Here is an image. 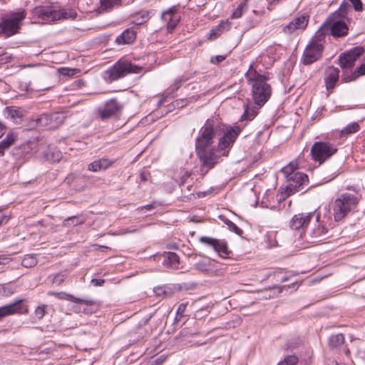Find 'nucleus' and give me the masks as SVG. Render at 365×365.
I'll use <instances>...</instances> for the list:
<instances>
[{"mask_svg":"<svg viewBox=\"0 0 365 365\" xmlns=\"http://www.w3.org/2000/svg\"><path fill=\"white\" fill-rule=\"evenodd\" d=\"M143 68L140 66L133 65L129 61L120 59L111 68L106 71L104 78L107 81L112 82L129 73H138Z\"/></svg>","mask_w":365,"mask_h":365,"instance_id":"7","label":"nucleus"},{"mask_svg":"<svg viewBox=\"0 0 365 365\" xmlns=\"http://www.w3.org/2000/svg\"><path fill=\"white\" fill-rule=\"evenodd\" d=\"M349 1L352 3V4L354 7V9L356 11H361L362 10V3H361V0H349Z\"/></svg>","mask_w":365,"mask_h":365,"instance_id":"46","label":"nucleus"},{"mask_svg":"<svg viewBox=\"0 0 365 365\" xmlns=\"http://www.w3.org/2000/svg\"><path fill=\"white\" fill-rule=\"evenodd\" d=\"M225 222L227 225V228L230 231L234 232L235 233H236L238 235H242V233H243L242 230L240 227H238L234 222H232V221H230L229 220H226Z\"/></svg>","mask_w":365,"mask_h":365,"instance_id":"37","label":"nucleus"},{"mask_svg":"<svg viewBox=\"0 0 365 365\" xmlns=\"http://www.w3.org/2000/svg\"><path fill=\"white\" fill-rule=\"evenodd\" d=\"M186 307H187L186 304H184V303L180 304L177 310V315L182 317L185 312Z\"/></svg>","mask_w":365,"mask_h":365,"instance_id":"47","label":"nucleus"},{"mask_svg":"<svg viewBox=\"0 0 365 365\" xmlns=\"http://www.w3.org/2000/svg\"><path fill=\"white\" fill-rule=\"evenodd\" d=\"M354 75L357 77L365 75V63L361 64L355 70Z\"/></svg>","mask_w":365,"mask_h":365,"instance_id":"45","label":"nucleus"},{"mask_svg":"<svg viewBox=\"0 0 365 365\" xmlns=\"http://www.w3.org/2000/svg\"><path fill=\"white\" fill-rule=\"evenodd\" d=\"M50 115V128H56L61 125L65 118L66 115L62 112H55Z\"/></svg>","mask_w":365,"mask_h":365,"instance_id":"25","label":"nucleus"},{"mask_svg":"<svg viewBox=\"0 0 365 365\" xmlns=\"http://www.w3.org/2000/svg\"><path fill=\"white\" fill-rule=\"evenodd\" d=\"M200 240L201 242L211 246L220 255L223 257L228 255V248L227 243L225 241L209 237H202Z\"/></svg>","mask_w":365,"mask_h":365,"instance_id":"16","label":"nucleus"},{"mask_svg":"<svg viewBox=\"0 0 365 365\" xmlns=\"http://www.w3.org/2000/svg\"><path fill=\"white\" fill-rule=\"evenodd\" d=\"M143 208L145 209L146 210H152L153 208V205H151V204L150 205H145L144 207H142V209H143Z\"/></svg>","mask_w":365,"mask_h":365,"instance_id":"54","label":"nucleus"},{"mask_svg":"<svg viewBox=\"0 0 365 365\" xmlns=\"http://www.w3.org/2000/svg\"><path fill=\"white\" fill-rule=\"evenodd\" d=\"M39 66V64H36V65H34V64H24V65H21L20 67L21 68H30V67H34V66Z\"/></svg>","mask_w":365,"mask_h":365,"instance_id":"53","label":"nucleus"},{"mask_svg":"<svg viewBox=\"0 0 365 365\" xmlns=\"http://www.w3.org/2000/svg\"><path fill=\"white\" fill-rule=\"evenodd\" d=\"M66 279L64 274L58 273L53 277V283L57 285L61 284Z\"/></svg>","mask_w":365,"mask_h":365,"instance_id":"43","label":"nucleus"},{"mask_svg":"<svg viewBox=\"0 0 365 365\" xmlns=\"http://www.w3.org/2000/svg\"><path fill=\"white\" fill-rule=\"evenodd\" d=\"M241 132L239 126L226 128L217 119H208L200 130V135L196 140L195 148L210 147L216 135L223 133L218 143V148L224 150L230 147Z\"/></svg>","mask_w":365,"mask_h":365,"instance_id":"1","label":"nucleus"},{"mask_svg":"<svg viewBox=\"0 0 365 365\" xmlns=\"http://www.w3.org/2000/svg\"><path fill=\"white\" fill-rule=\"evenodd\" d=\"M298 361V358L296 356L290 355L286 356L284 360L279 361L277 365H297Z\"/></svg>","mask_w":365,"mask_h":365,"instance_id":"36","label":"nucleus"},{"mask_svg":"<svg viewBox=\"0 0 365 365\" xmlns=\"http://www.w3.org/2000/svg\"><path fill=\"white\" fill-rule=\"evenodd\" d=\"M26 17L25 11L20 9L12 14L11 17L2 21L0 24V32L6 37L11 36L18 32L19 22Z\"/></svg>","mask_w":365,"mask_h":365,"instance_id":"10","label":"nucleus"},{"mask_svg":"<svg viewBox=\"0 0 365 365\" xmlns=\"http://www.w3.org/2000/svg\"><path fill=\"white\" fill-rule=\"evenodd\" d=\"M225 56H222V55H218L215 57H212L210 61L212 63L217 64V63L222 62L223 60H225Z\"/></svg>","mask_w":365,"mask_h":365,"instance_id":"48","label":"nucleus"},{"mask_svg":"<svg viewBox=\"0 0 365 365\" xmlns=\"http://www.w3.org/2000/svg\"><path fill=\"white\" fill-rule=\"evenodd\" d=\"M337 151L335 145L329 142H316L311 148V155L314 161L320 164L329 159Z\"/></svg>","mask_w":365,"mask_h":365,"instance_id":"8","label":"nucleus"},{"mask_svg":"<svg viewBox=\"0 0 365 365\" xmlns=\"http://www.w3.org/2000/svg\"><path fill=\"white\" fill-rule=\"evenodd\" d=\"M6 112L8 117H10L11 119L21 118L20 112L12 107H7L6 108Z\"/></svg>","mask_w":365,"mask_h":365,"instance_id":"40","label":"nucleus"},{"mask_svg":"<svg viewBox=\"0 0 365 365\" xmlns=\"http://www.w3.org/2000/svg\"><path fill=\"white\" fill-rule=\"evenodd\" d=\"M150 18V16L148 11H142L134 16L133 21L135 25H142L147 22Z\"/></svg>","mask_w":365,"mask_h":365,"instance_id":"28","label":"nucleus"},{"mask_svg":"<svg viewBox=\"0 0 365 365\" xmlns=\"http://www.w3.org/2000/svg\"><path fill=\"white\" fill-rule=\"evenodd\" d=\"M231 26L232 24L228 19L223 20L215 29L211 31V36H219L220 33L228 31L231 28Z\"/></svg>","mask_w":365,"mask_h":365,"instance_id":"26","label":"nucleus"},{"mask_svg":"<svg viewBox=\"0 0 365 365\" xmlns=\"http://www.w3.org/2000/svg\"><path fill=\"white\" fill-rule=\"evenodd\" d=\"M309 16L307 14L298 15L286 25L283 31L285 34H292L296 30H304L309 22Z\"/></svg>","mask_w":365,"mask_h":365,"instance_id":"15","label":"nucleus"},{"mask_svg":"<svg viewBox=\"0 0 365 365\" xmlns=\"http://www.w3.org/2000/svg\"><path fill=\"white\" fill-rule=\"evenodd\" d=\"M23 299L0 307V321L4 317L16 313H20L23 307Z\"/></svg>","mask_w":365,"mask_h":365,"instance_id":"17","label":"nucleus"},{"mask_svg":"<svg viewBox=\"0 0 365 365\" xmlns=\"http://www.w3.org/2000/svg\"><path fill=\"white\" fill-rule=\"evenodd\" d=\"M37 264V259L34 255H27L22 259L21 264L25 267H32Z\"/></svg>","mask_w":365,"mask_h":365,"instance_id":"33","label":"nucleus"},{"mask_svg":"<svg viewBox=\"0 0 365 365\" xmlns=\"http://www.w3.org/2000/svg\"><path fill=\"white\" fill-rule=\"evenodd\" d=\"M167 359L166 355H161L155 359H153L149 361L146 362L144 365H160Z\"/></svg>","mask_w":365,"mask_h":365,"instance_id":"41","label":"nucleus"},{"mask_svg":"<svg viewBox=\"0 0 365 365\" xmlns=\"http://www.w3.org/2000/svg\"><path fill=\"white\" fill-rule=\"evenodd\" d=\"M135 38V32L131 29H128L116 37L115 43L118 45L130 44L134 41Z\"/></svg>","mask_w":365,"mask_h":365,"instance_id":"20","label":"nucleus"},{"mask_svg":"<svg viewBox=\"0 0 365 365\" xmlns=\"http://www.w3.org/2000/svg\"><path fill=\"white\" fill-rule=\"evenodd\" d=\"M364 50L361 46H356L339 56V64L342 68H351L358 57L363 54Z\"/></svg>","mask_w":365,"mask_h":365,"instance_id":"12","label":"nucleus"},{"mask_svg":"<svg viewBox=\"0 0 365 365\" xmlns=\"http://www.w3.org/2000/svg\"><path fill=\"white\" fill-rule=\"evenodd\" d=\"M113 162L107 158H101L98 160H95L88 165V169L93 172H98L104 170L111 166Z\"/></svg>","mask_w":365,"mask_h":365,"instance_id":"24","label":"nucleus"},{"mask_svg":"<svg viewBox=\"0 0 365 365\" xmlns=\"http://www.w3.org/2000/svg\"><path fill=\"white\" fill-rule=\"evenodd\" d=\"M324 38V31L319 29L315 36L306 46L302 62L304 65H310L321 58L323 51L322 41Z\"/></svg>","mask_w":365,"mask_h":365,"instance_id":"6","label":"nucleus"},{"mask_svg":"<svg viewBox=\"0 0 365 365\" xmlns=\"http://www.w3.org/2000/svg\"><path fill=\"white\" fill-rule=\"evenodd\" d=\"M325 35V30H330L331 34L336 38L345 36L348 34L349 28L346 24L341 20L328 22L327 21L321 26Z\"/></svg>","mask_w":365,"mask_h":365,"instance_id":"11","label":"nucleus"},{"mask_svg":"<svg viewBox=\"0 0 365 365\" xmlns=\"http://www.w3.org/2000/svg\"><path fill=\"white\" fill-rule=\"evenodd\" d=\"M339 69L334 66L328 67L325 72L324 81L327 90H331L335 87L339 80Z\"/></svg>","mask_w":365,"mask_h":365,"instance_id":"18","label":"nucleus"},{"mask_svg":"<svg viewBox=\"0 0 365 365\" xmlns=\"http://www.w3.org/2000/svg\"><path fill=\"white\" fill-rule=\"evenodd\" d=\"M58 72L62 76H70L76 73V69L70 68H61L58 69Z\"/></svg>","mask_w":365,"mask_h":365,"instance_id":"42","label":"nucleus"},{"mask_svg":"<svg viewBox=\"0 0 365 365\" xmlns=\"http://www.w3.org/2000/svg\"><path fill=\"white\" fill-rule=\"evenodd\" d=\"M5 128L4 125L0 121V133L2 132Z\"/></svg>","mask_w":365,"mask_h":365,"instance_id":"55","label":"nucleus"},{"mask_svg":"<svg viewBox=\"0 0 365 365\" xmlns=\"http://www.w3.org/2000/svg\"><path fill=\"white\" fill-rule=\"evenodd\" d=\"M197 155L201 163L200 172L205 175L217 163V155L214 148L210 147L195 148Z\"/></svg>","mask_w":365,"mask_h":365,"instance_id":"9","label":"nucleus"},{"mask_svg":"<svg viewBox=\"0 0 365 365\" xmlns=\"http://www.w3.org/2000/svg\"><path fill=\"white\" fill-rule=\"evenodd\" d=\"M281 1V0H272V1H273L274 3H278V2H279V1Z\"/></svg>","mask_w":365,"mask_h":365,"instance_id":"57","label":"nucleus"},{"mask_svg":"<svg viewBox=\"0 0 365 365\" xmlns=\"http://www.w3.org/2000/svg\"><path fill=\"white\" fill-rule=\"evenodd\" d=\"M297 163L292 161L282 169L288 182L286 190L288 195L302 191L308 185V176L297 171Z\"/></svg>","mask_w":365,"mask_h":365,"instance_id":"4","label":"nucleus"},{"mask_svg":"<svg viewBox=\"0 0 365 365\" xmlns=\"http://www.w3.org/2000/svg\"><path fill=\"white\" fill-rule=\"evenodd\" d=\"M17 139V135L14 133H9L6 137L0 142V148L6 149L11 146Z\"/></svg>","mask_w":365,"mask_h":365,"instance_id":"30","label":"nucleus"},{"mask_svg":"<svg viewBox=\"0 0 365 365\" xmlns=\"http://www.w3.org/2000/svg\"><path fill=\"white\" fill-rule=\"evenodd\" d=\"M70 221H71L73 225H78V224L82 223V220H80L76 217H68V219H66L65 220V222H67V223H69Z\"/></svg>","mask_w":365,"mask_h":365,"instance_id":"49","label":"nucleus"},{"mask_svg":"<svg viewBox=\"0 0 365 365\" xmlns=\"http://www.w3.org/2000/svg\"><path fill=\"white\" fill-rule=\"evenodd\" d=\"M48 305L46 304H41L38 306L35 310H34V317L37 319H41L46 314H47V309Z\"/></svg>","mask_w":365,"mask_h":365,"instance_id":"35","label":"nucleus"},{"mask_svg":"<svg viewBox=\"0 0 365 365\" xmlns=\"http://www.w3.org/2000/svg\"><path fill=\"white\" fill-rule=\"evenodd\" d=\"M59 158H60V154L58 153V158H57V160H59Z\"/></svg>","mask_w":365,"mask_h":365,"instance_id":"60","label":"nucleus"},{"mask_svg":"<svg viewBox=\"0 0 365 365\" xmlns=\"http://www.w3.org/2000/svg\"><path fill=\"white\" fill-rule=\"evenodd\" d=\"M48 295L50 296H54L56 297V298L59 299H66V300H68V301H71V302H76V303H83V304H85L86 305H91V302L90 301H88V300H85V299H79V298H76V297L71 295V294H67L66 292H48Z\"/></svg>","mask_w":365,"mask_h":365,"instance_id":"22","label":"nucleus"},{"mask_svg":"<svg viewBox=\"0 0 365 365\" xmlns=\"http://www.w3.org/2000/svg\"><path fill=\"white\" fill-rule=\"evenodd\" d=\"M245 78L252 86V96L255 103L261 108L271 96V87L267 83V78L259 73L252 66L246 72Z\"/></svg>","mask_w":365,"mask_h":365,"instance_id":"2","label":"nucleus"},{"mask_svg":"<svg viewBox=\"0 0 365 365\" xmlns=\"http://www.w3.org/2000/svg\"><path fill=\"white\" fill-rule=\"evenodd\" d=\"M154 292L157 296H166L168 294L167 287H158L154 288Z\"/></svg>","mask_w":365,"mask_h":365,"instance_id":"44","label":"nucleus"},{"mask_svg":"<svg viewBox=\"0 0 365 365\" xmlns=\"http://www.w3.org/2000/svg\"><path fill=\"white\" fill-rule=\"evenodd\" d=\"M101 11L110 10L120 4V0H100Z\"/></svg>","mask_w":365,"mask_h":365,"instance_id":"29","label":"nucleus"},{"mask_svg":"<svg viewBox=\"0 0 365 365\" xmlns=\"http://www.w3.org/2000/svg\"><path fill=\"white\" fill-rule=\"evenodd\" d=\"M105 283V280L102 279H93L91 284L95 286H102Z\"/></svg>","mask_w":365,"mask_h":365,"instance_id":"50","label":"nucleus"},{"mask_svg":"<svg viewBox=\"0 0 365 365\" xmlns=\"http://www.w3.org/2000/svg\"><path fill=\"white\" fill-rule=\"evenodd\" d=\"M162 19L170 29H174L180 21L179 15L172 9L164 11L162 14Z\"/></svg>","mask_w":365,"mask_h":365,"instance_id":"23","label":"nucleus"},{"mask_svg":"<svg viewBox=\"0 0 365 365\" xmlns=\"http://www.w3.org/2000/svg\"><path fill=\"white\" fill-rule=\"evenodd\" d=\"M4 218L5 217H4V215L1 213H0V225L2 224Z\"/></svg>","mask_w":365,"mask_h":365,"instance_id":"56","label":"nucleus"},{"mask_svg":"<svg viewBox=\"0 0 365 365\" xmlns=\"http://www.w3.org/2000/svg\"><path fill=\"white\" fill-rule=\"evenodd\" d=\"M34 14L43 23H50L61 19H75L77 16L73 9L60 8L54 4L36 8Z\"/></svg>","mask_w":365,"mask_h":365,"instance_id":"5","label":"nucleus"},{"mask_svg":"<svg viewBox=\"0 0 365 365\" xmlns=\"http://www.w3.org/2000/svg\"><path fill=\"white\" fill-rule=\"evenodd\" d=\"M344 342V336L342 334L331 335L329 339V344L331 348H338Z\"/></svg>","mask_w":365,"mask_h":365,"instance_id":"27","label":"nucleus"},{"mask_svg":"<svg viewBox=\"0 0 365 365\" xmlns=\"http://www.w3.org/2000/svg\"><path fill=\"white\" fill-rule=\"evenodd\" d=\"M319 217H320L319 215L315 216L316 224L309 232V235L312 239H318L319 237H324L327 233V228L323 223L319 222Z\"/></svg>","mask_w":365,"mask_h":365,"instance_id":"21","label":"nucleus"},{"mask_svg":"<svg viewBox=\"0 0 365 365\" xmlns=\"http://www.w3.org/2000/svg\"><path fill=\"white\" fill-rule=\"evenodd\" d=\"M245 4H240L231 14L232 19H239L244 13Z\"/></svg>","mask_w":365,"mask_h":365,"instance_id":"39","label":"nucleus"},{"mask_svg":"<svg viewBox=\"0 0 365 365\" xmlns=\"http://www.w3.org/2000/svg\"><path fill=\"white\" fill-rule=\"evenodd\" d=\"M196 268L201 272H207L210 270V262L207 259L202 260L195 264Z\"/></svg>","mask_w":365,"mask_h":365,"instance_id":"38","label":"nucleus"},{"mask_svg":"<svg viewBox=\"0 0 365 365\" xmlns=\"http://www.w3.org/2000/svg\"><path fill=\"white\" fill-rule=\"evenodd\" d=\"M346 354H348L349 353V350L347 349L346 351Z\"/></svg>","mask_w":365,"mask_h":365,"instance_id":"61","label":"nucleus"},{"mask_svg":"<svg viewBox=\"0 0 365 365\" xmlns=\"http://www.w3.org/2000/svg\"><path fill=\"white\" fill-rule=\"evenodd\" d=\"M9 262V259L8 257L0 256V265L6 264Z\"/></svg>","mask_w":365,"mask_h":365,"instance_id":"51","label":"nucleus"},{"mask_svg":"<svg viewBox=\"0 0 365 365\" xmlns=\"http://www.w3.org/2000/svg\"><path fill=\"white\" fill-rule=\"evenodd\" d=\"M122 108L123 105L116 99H110L106 103L103 108L98 110V113L102 120H107L115 115Z\"/></svg>","mask_w":365,"mask_h":365,"instance_id":"13","label":"nucleus"},{"mask_svg":"<svg viewBox=\"0 0 365 365\" xmlns=\"http://www.w3.org/2000/svg\"><path fill=\"white\" fill-rule=\"evenodd\" d=\"M195 334H191V333H189L187 331H182L181 333H180V336H182V337H186L187 336H192L194 335Z\"/></svg>","mask_w":365,"mask_h":365,"instance_id":"52","label":"nucleus"},{"mask_svg":"<svg viewBox=\"0 0 365 365\" xmlns=\"http://www.w3.org/2000/svg\"><path fill=\"white\" fill-rule=\"evenodd\" d=\"M287 280V277H284L282 279V282H286Z\"/></svg>","mask_w":365,"mask_h":365,"instance_id":"59","label":"nucleus"},{"mask_svg":"<svg viewBox=\"0 0 365 365\" xmlns=\"http://www.w3.org/2000/svg\"><path fill=\"white\" fill-rule=\"evenodd\" d=\"M359 130V125L356 122H353L347 125L345 128H344L341 130V135L351 134L357 132Z\"/></svg>","mask_w":365,"mask_h":365,"instance_id":"32","label":"nucleus"},{"mask_svg":"<svg viewBox=\"0 0 365 365\" xmlns=\"http://www.w3.org/2000/svg\"><path fill=\"white\" fill-rule=\"evenodd\" d=\"M180 86V82L176 86V89H178V88Z\"/></svg>","mask_w":365,"mask_h":365,"instance_id":"58","label":"nucleus"},{"mask_svg":"<svg viewBox=\"0 0 365 365\" xmlns=\"http://www.w3.org/2000/svg\"><path fill=\"white\" fill-rule=\"evenodd\" d=\"M161 257H163V264L164 267L171 269H178L180 263L179 257L175 252H164Z\"/></svg>","mask_w":365,"mask_h":365,"instance_id":"19","label":"nucleus"},{"mask_svg":"<svg viewBox=\"0 0 365 365\" xmlns=\"http://www.w3.org/2000/svg\"><path fill=\"white\" fill-rule=\"evenodd\" d=\"M36 123L39 127H48L50 128V115L42 114L36 119Z\"/></svg>","mask_w":365,"mask_h":365,"instance_id":"31","label":"nucleus"},{"mask_svg":"<svg viewBox=\"0 0 365 365\" xmlns=\"http://www.w3.org/2000/svg\"><path fill=\"white\" fill-rule=\"evenodd\" d=\"M359 197L355 193L344 192L338 195L332 204L335 221H341L349 214L356 211Z\"/></svg>","mask_w":365,"mask_h":365,"instance_id":"3","label":"nucleus"},{"mask_svg":"<svg viewBox=\"0 0 365 365\" xmlns=\"http://www.w3.org/2000/svg\"><path fill=\"white\" fill-rule=\"evenodd\" d=\"M259 108L257 106V108L254 107L252 108H250L248 106H246L245 112L242 115V119L252 120L253 119L256 115L257 114V110Z\"/></svg>","mask_w":365,"mask_h":365,"instance_id":"34","label":"nucleus"},{"mask_svg":"<svg viewBox=\"0 0 365 365\" xmlns=\"http://www.w3.org/2000/svg\"><path fill=\"white\" fill-rule=\"evenodd\" d=\"M315 212H302L294 215L289 222V227L292 230H304L314 217Z\"/></svg>","mask_w":365,"mask_h":365,"instance_id":"14","label":"nucleus"},{"mask_svg":"<svg viewBox=\"0 0 365 365\" xmlns=\"http://www.w3.org/2000/svg\"><path fill=\"white\" fill-rule=\"evenodd\" d=\"M205 344V343H201V344H197V345H198V346H199V345H203V344Z\"/></svg>","mask_w":365,"mask_h":365,"instance_id":"62","label":"nucleus"},{"mask_svg":"<svg viewBox=\"0 0 365 365\" xmlns=\"http://www.w3.org/2000/svg\"><path fill=\"white\" fill-rule=\"evenodd\" d=\"M5 218L4 220L6 219V220H8V218H6V217L4 216Z\"/></svg>","mask_w":365,"mask_h":365,"instance_id":"63","label":"nucleus"}]
</instances>
